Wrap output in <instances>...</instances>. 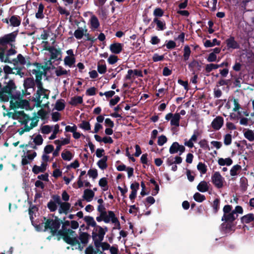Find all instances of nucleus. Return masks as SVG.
Here are the masks:
<instances>
[{
    "label": "nucleus",
    "mask_w": 254,
    "mask_h": 254,
    "mask_svg": "<svg viewBox=\"0 0 254 254\" xmlns=\"http://www.w3.org/2000/svg\"><path fill=\"white\" fill-rule=\"evenodd\" d=\"M69 225H70V221H65L62 229L58 231V234L62 236L64 242L73 247L72 250L82 251L88 243L89 235L86 232H81L77 238L75 231L65 227V226Z\"/></svg>",
    "instance_id": "nucleus-1"
},
{
    "label": "nucleus",
    "mask_w": 254,
    "mask_h": 254,
    "mask_svg": "<svg viewBox=\"0 0 254 254\" xmlns=\"http://www.w3.org/2000/svg\"><path fill=\"white\" fill-rule=\"evenodd\" d=\"M16 86L12 80H9L7 85L0 92V99L4 101L10 100V107L13 109L21 108L31 110L29 102L19 97L20 93L14 95Z\"/></svg>",
    "instance_id": "nucleus-2"
},
{
    "label": "nucleus",
    "mask_w": 254,
    "mask_h": 254,
    "mask_svg": "<svg viewBox=\"0 0 254 254\" xmlns=\"http://www.w3.org/2000/svg\"><path fill=\"white\" fill-rule=\"evenodd\" d=\"M16 86L12 80H9L7 85L0 92V99L4 101L10 100V107L13 109L21 108L31 110L29 102L19 97L20 93L14 95Z\"/></svg>",
    "instance_id": "nucleus-3"
},
{
    "label": "nucleus",
    "mask_w": 254,
    "mask_h": 254,
    "mask_svg": "<svg viewBox=\"0 0 254 254\" xmlns=\"http://www.w3.org/2000/svg\"><path fill=\"white\" fill-rule=\"evenodd\" d=\"M17 35L16 32H13L0 38V60L2 62L12 63L9 57L17 53L13 44Z\"/></svg>",
    "instance_id": "nucleus-4"
},
{
    "label": "nucleus",
    "mask_w": 254,
    "mask_h": 254,
    "mask_svg": "<svg viewBox=\"0 0 254 254\" xmlns=\"http://www.w3.org/2000/svg\"><path fill=\"white\" fill-rule=\"evenodd\" d=\"M14 119H17L24 126L18 129L19 134L22 135L25 132L29 131L33 127L37 126L39 120L37 117L30 118L23 111L15 112L12 115Z\"/></svg>",
    "instance_id": "nucleus-5"
},
{
    "label": "nucleus",
    "mask_w": 254,
    "mask_h": 254,
    "mask_svg": "<svg viewBox=\"0 0 254 254\" xmlns=\"http://www.w3.org/2000/svg\"><path fill=\"white\" fill-rule=\"evenodd\" d=\"M47 41H43V49L48 51L50 54V58L45 62V66L46 68L49 69L52 66L54 61H61L62 58V51L59 46L55 45L50 46L48 45Z\"/></svg>",
    "instance_id": "nucleus-6"
},
{
    "label": "nucleus",
    "mask_w": 254,
    "mask_h": 254,
    "mask_svg": "<svg viewBox=\"0 0 254 254\" xmlns=\"http://www.w3.org/2000/svg\"><path fill=\"white\" fill-rule=\"evenodd\" d=\"M60 226L61 222L57 217L55 220L44 218V222L41 223L40 228L37 226L36 228L38 231H49L52 235H55L58 233Z\"/></svg>",
    "instance_id": "nucleus-7"
},
{
    "label": "nucleus",
    "mask_w": 254,
    "mask_h": 254,
    "mask_svg": "<svg viewBox=\"0 0 254 254\" xmlns=\"http://www.w3.org/2000/svg\"><path fill=\"white\" fill-rule=\"evenodd\" d=\"M50 91L41 86L39 84L35 94L34 101L39 107H46L49 104Z\"/></svg>",
    "instance_id": "nucleus-8"
},
{
    "label": "nucleus",
    "mask_w": 254,
    "mask_h": 254,
    "mask_svg": "<svg viewBox=\"0 0 254 254\" xmlns=\"http://www.w3.org/2000/svg\"><path fill=\"white\" fill-rule=\"evenodd\" d=\"M107 231L108 228L106 227L103 228L99 225H97L92 230V236L94 243H97L98 242H102Z\"/></svg>",
    "instance_id": "nucleus-9"
},
{
    "label": "nucleus",
    "mask_w": 254,
    "mask_h": 254,
    "mask_svg": "<svg viewBox=\"0 0 254 254\" xmlns=\"http://www.w3.org/2000/svg\"><path fill=\"white\" fill-rule=\"evenodd\" d=\"M232 206L230 205H225L223 210L224 215L222 217V221L226 222H233L238 217V215H235V212L232 210Z\"/></svg>",
    "instance_id": "nucleus-10"
},
{
    "label": "nucleus",
    "mask_w": 254,
    "mask_h": 254,
    "mask_svg": "<svg viewBox=\"0 0 254 254\" xmlns=\"http://www.w3.org/2000/svg\"><path fill=\"white\" fill-rule=\"evenodd\" d=\"M101 216L103 217V221L105 223H108L111 221L113 223L115 224L117 228H120L119 221L115 217V215L113 211H109L108 213L106 212Z\"/></svg>",
    "instance_id": "nucleus-11"
},
{
    "label": "nucleus",
    "mask_w": 254,
    "mask_h": 254,
    "mask_svg": "<svg viewBox=\"0 0 254 254\" xmlns=\"http://www.w3.org/2000/svg\"><path fill=\"white\" fill-rule=\"evenodd\" d=\"M212 182L217 188H221L223 186L224 179L218 172H215L211 177Z\"/></svg>",
    "instance_id": "nucleus-12"
},
{
    "label": "nucleus",
    "mask_w": 254,
    "mask_h": 254,
    "mask_svg": "<svg viewBox=\"0 0 254 254\" xmlns=\"http://www.w3.org/2000/svg\"><path fill=\"white\" fill-rule=\"evenodd\" d=\"M181 116L179 113H168L165 116V119L167 121L171 120V126L178 127L180 125Z\"/></svg>",
    "instance_id": "nucleus-13"
},
{
    "label": "nucleus",
    "mask_w": 254,
    "mask_h": 254,
    "mask_svg": "<svg viewBox=\"0 0 254 254\" xmlns=\"http://www.w3.org/2000/svg\"><path fill=\"white\" fill-rule=\"evenodd\" d=\"M15 65H30V62L28 57H24L21 54H18L17 57L11 61Z\"/></svg>",
    "instance_id": "nucleus-14"
},
{
    "label": "nucleus",
    "mask_w": 254,
    "mask_h": 254,
    "mask_svg": "<svg viewBox=\"0 0 254 254\" xmlns=\"http://www.w3.org/2000/svg\"><path fill=\"white\" fill-rule=\"evenodd\" d=\"M70 142L69 138H62L61 139H57L54 141V143L55 144H56L57 147L56 148V150L53 152V156H57L59 154V152L60 150H61V146L62 145H64L67 144H68Z\"/></svg>",
    "instance_id": "nucleus-15"
},
{
    "label": "nucleus",
    "mask_w": 254,
    "mask_h": 254,
    "mask_svg": "<svg viewBox=\"0 0 254 254\" xmlns=\"http://www.w3.org/2000/svg\"><path fill=\"white\" fill-rule=\"evenodd\" d=\"M3 21L12 27H18L21 23V19L19 16L13 15L9 18H5Z\"/></svg>",
    "instance_id": "nucleus-16"
},
{
    "label": "nucleus",
    "mask_w": 254,
    "mask_h": 254,
    "mask_svg": "<svg viewBox=\"0 0 254 254\" xmlns=\"http://www.w3.org/2000/svg\"><path fill=\"white\" fill-rule=\"evenodd\" d=\"M223 124V118L221 116H217L211 122V126L214 130H218L222 127Z\"/></svg>",
    "instance_id": "nucleus-17"
},
{
    "label": "nucleus",
    "mask_w": 254,
    "mask_h": 254,
    "mask_svg": "<svg viewBox=\"0 0 254 254\" xmlns=\"http://www.w3.org/2000/svg\"><path fill=\"white\" fill-rule=\"evenodd\" d=\"M185 150V147L183 145H180L178 142H174L170 146L169 152L171 154L176 153L179 152L180 155L183 153Z\"/></svg>",
    "instance_id": "nucleus-18"
},
{
    "label": "nucleus",
    "mask_w": 254,
    "mask_h": 254,
    "mask_svg": "<svg viewBox=\"0 0 254 254\" xmlns=\"http://www.w3.org/2000/svg\"><path fill=\"white\" fill-rule=\"evenodd\" d=\"M87 32V29L85 25L83 27H79L74 32V36L77 39H81Z\"/></svg>",
    "instance_id": "nucleus-19"
},
{
    "label": "nucleus",
    "mask_w": 254,
    "mask_h": 254,
    "mask_svg": "<svg viewBox=\"0 0 254 254\" xmlns=\"http://www.w3.org/2000/svg\"><path fill=\"white\" fill-rule=\"evenodd\" d=\"M90 27L92 31H96L100 26V23L97 17L92 15L89 19Z\"/></svg>",
    "instance_id": "nucleus-20"
},
{
    "label": "nucleus",
    "mask_w": 254,
    "mask_h": 254,
    "mask_svg": "<svg viewBox=\"0 0 254 254\" xmlns=\"http://www.w3.org/2000/svg\"><path fill=\"white\" fill-rule=\"evenodd\" d=\"M60 206L58 211L60 214L64 213L66 214L68 213L70 208V204L66 202H62L59 205Z\"/></svg>",
    "instance_id": "nucleus-21"
},
{
    "label": "nucleus",
    "mask_w": 254,
    "mask_h": 254,
    "mask_svg": "<svg viewBox=\"0 0 254 254\" xmlns=\"http://www.w3.org/2000/svg\"><path fill=\"white\" fill-rule=\"evenodd\" d=\"M135 75H137L139 77H142L143 76L141 71L140 70L136 69H129L127 71V73L126 76V79L127 80H130L132 78H134Z\"/></svg>",
    "instance_id": "nucleus-22"
},
{
    "label": "nucleus",
    "mask_w": 254,
    "mask_h": 254,
    "mask_svg": "<svg viewBox=\"0 0 254 254\" xmlns=\"http://www.w3.org/2000/svg\"><path fill=\"white\" fill-rule=\"evenodd\" d=\"M110 50L114 54H119L123 50V44L118 43H113L110 46Z\"/></svg>",
    "instance_id": "nucleus-23"
},
{
    "label": "nucleus",
    "mask_w": 254,
    "mask_h": 254,
    "mask_svg": "<svg viewBox=\"0 0 254 254\" xmlns=\"http://www.w3.org/2000/svg\"><path fill=\"white\" fill-rule=\"evenodd\" d=\"M95 193L93 190L89 189L84 190L83 198L87 202H90L93 198Z\"/></svg>",
    "instance_id": "nucleus-24"
},
{
    "label": "nucleus",
    "mask_w": 254,
    "mask_h": 254,
    "mask_svg": "<svg viewBox=\"0 0 254 254\" xmlns=\"http://www.w3.org/2000/svg\"><path fill=\"white\" fill-rule=\"evenodd\" d=\"M226 43L228 49H237L239 47V44L235 40L234 37H231L226 40Z\"/></svg>",
    "instance_id": "nucleus-25"
},
{
    "label": "nucleus",
    "mask_w": 254,
    "mask_h": 254,
    "mask_svg": "<svg viewBox=\"0 0 254 254\" xmlns=\"http://www.w3.org/2000/svg\"><path fill=\"white\" fill-rule=\"evenodd\" d=\"M210 184L206 181L200 182L197 186V189L200 192H204L208 190Z\"/></svg>",
    "instance_id": "nucleus-26"
},
{
    "label": "nucleus",
    "mask_w": 254,
    "mask_h": 254,
    "mask_svg": "<svg viewBox=\"0 0 254 254\" xmlns=\"http://www.w3.org/2000/svg\"><path fill=\"white\" fill-rule=\"evenodd\" d=\"M47 166V164L46 163H42L40 166L34 165L32 168V171L36 174L44 172L46 169Z\"/></svg>",
    "instance_id": "nucleus-27"
},
{
    "label": "nucleus",
    "mask_w": 254,
    "mask_h": 254,
    "mask_svg": "<svg viewBox=\"0 0 254 254\" xmlns=\"http://www.w3.org/2000/svg\"><path fill=\"white\" fill-rule=\"evenodd\" d=\"M64 62L65 65L71 67L75 63V59L74 56H66Z\"/></svg>",
    "instance_id": "nucleus-28"
},
{
    "label": "nucleus",
    "mask_w": 254,
    "mask_h": 254,
    "mask_svg": "<svg viewBox=\"0 0 254 254\" xmlns=\"http://www.w3.org/2000/svg\"><path fill=\"white\" fill-rule=\"evenodd\" d=\"M254 220V214L249 213L241 218V221L243 223L248 224Z\"/></svg>",
    "instance_id": "nucleus-29"
},
{
    "label": "nucleus",
    "mask_w": 254,
    "mask_h": 254,
    "mask_svg": "<svg viewBox=\"0 0 254 254\" xmlns=\"http://www.w3.org/2000/svg\"><path fill=\"white\" fill-rule=\"evenodd\" d=\"M153 22L156 24L158 30L162 31L166 29V24L164 21L160 20L157 18H155Z\"/></svg>",
    "instance_id": "nucleus-30"
},
{
    "label": "nucleus",
    "mask_w": 254,
    "mask_h": 254,
    "mask_svg": "<svg viewBox=\"0 0 254 254\" xmlns=\"http://www.w3.org/2000/svg\"><path fill=\"white\" fill-rule=\"evenodd\" d=\"M218 164L221 166H230L232 164L233 161L230 158H227L225 159L221 158L218 159Z\"/></svg>",
    "instance_id": "nucleus-31"
},
{
    "label": "nucleus",
    "mask_w": 254,
    "mask_h": 254,
    "mask_svg": "<svg viewBox=\"0 0 254 254\" xmlns=\"http://www.w3.org/2000/svg\"><path fill=\"white\" fill-rule=\"evenodd\" d=\"M84 220L86 223L87 225L89 226H91L95 228L98 225H97L96 222L94 220V219L93 217L89 216H85L84 217Z\"/></svg>",
    "instance_id": "nucleus-32"
},
{
    "label": "nucleus",
    "mask_w": 254,
    "mask_h": 254,
    "mask_svg": "<svg viewBox=\"0 0 254 254\" xmlns=\"http://www.w3.org/2000/svg\"><path fill=\"white\" fill-rule=\"evenodd\" d=\"M69 72V70H66L64 67H63L61 66H58L55 70V73H56V75L58 76L66 75L68 74V73Z\"/></svg>",
    "instance_id": "nucleus-33"
},
{
    "label": "nucleus",
    "mask_w": 254,
    "mask_h": 254,
    "mask_svg": "<svg viewBox=\"0 0 254 254\" xmlns=\"http://www.w3.org/2000/svg\"><path fill=\"white\" fill-rule=\"evenodd\" d=\"M62 158L64 160L70 161L73 157L72 154L68 150H64L61 154Z\"/></svg>",
    "instance_id": "nucleus-34"
},
{
    "label": "nucleus",
    "mask_w": 254,
    "mask_h": 254,
    "mask_svg": "<svg viewBox=\"0 0 254 254\" xmlns=\"http://www.w3.org/2000/svg\"><path fill=\"white\" fill-rule=\"evenodd\" d=\"M107 160V157L104 156L102 159H100L98 162V163H97L98 166L102 170H104L107 168V165L106 163Z\"/></svg>",
    "instance_id": "nucleus-35"
},
{
    "label": "nucleus",
    "mask_w": 254,
    "mask_h": 254,
    "mask_svg": "<svg viewBox=\"0 0 254 254\" xmlns=\"http://www.w3.org/2000/svg\"><path fill=\"white\" fill-rule=\"evenodd\" d=\"M220 42L218 41L216 39H214L212 41L206 40L204 43V46L206 47H211L215 45H219Z\"/></svg>",
    "instance_id": "nucleus-36"
},
{
    "label": "nucleus",
    "mask_w": 254,
    "mask_h": 254,
    "mask_svg": "<svg viewBox=\"0 0 254 254\" xmlns=\"http://www.w3.org/2000/svg\"><path fill=\"white\" fill-rule=\"evenodd\" d=\"M44 5L42 4H40L38 6V11L36 13V17L37 18L42 19L44 17L43 10Z\"/></svg>",
    "instance_id": "nucleus-37"
},
{
    "label": "nucleus",
    "mask_w": 254,
    "mask_h": 254,
    "mask_svg": "<svg viewBox=\"0 0 254 254\" xmlns=\"http://www.w3.org/2000/svg\"><path fill=\"white\" fill-rule=\"evenodd\" d=\"M241 169V167L240 165H236L232 167L231 169L230 170V175L232 176H236L238 172H239Z\"/></svg>",
    "instance_id": "nucleus-38"
},
{
    "label": "nucleus",
    "mask_w": 254,
    "mask_h": 254,
    "mask_svg": "<svg viewBox=\"0 0 254 254\" xmlns=\"http://www.w3.org/2000/svg\"><path fill=\"white\" fill-rule=\"evenodd\" d=\"M53 128V126L45 125L41 127V132L43 134H49Z\"/></svg>",
    "instance_id": "nucleus-39"
},
{
    "label": "nucleus",
    "mask_w": 254,
    "mask_h": 254,
    "mask_svg": "<svg viewBox=\"0 0 254 254\" xmlns=\"http://www.w3.org/2000/svg\"><path fill=\"white\" fill-rule=\"evenodd\" d=\"M35 74L36 77V83L37 87H38V85H39V84L41 85V86H43L42 83L41 81V80L42 79V76L43 75L42 72L35 70Z\"/></svg>",
    "instance_id": "nucleus-40"
},
{
    "label": "nucleus",
    "mask_w": 254,
    "mask_h": 254,
    "mask_svg": "<svg viewBox=\"0 0 254 254\" xmlns=\"http://www.w3.org/2000/svg\"><path fill=\"white\" fill-rule=\"evenodd\" d=\"M82 102V98L81 96H76L71 99L70 104L72 105H76Z\"/></svg>",
    "instance_id": "nucleus-41"
},
{
    "label": "nucleus",
    "mask_w": 254,
    "mask_h": 254,
    "mask_svg": "<svg viewBox=\"0 0 254 254\" xmlns=\"http://www.w3.org/2000/svg\"><path fill=\"white\" fill-rule=\"evenodd\" d=\"M245 137L249 141L254 140V132L251 130H247L244 133Z\"/></svg>",
    "instance_id": "nucleus-42"
},
{
    "label": "nucleus",
    "mask_w": 254,
    "mask_h": 254,
    "mask_svg": "<svg viewBox=\"0 0 254 254\" xmlns=\"http://www.w3.org/2000/svg\"><path fill=\"white\" fill-rule=\"evenodd\" d=\"M190 49L188 46H186L184 49V58L185 61H187L189 59L190 54Z\"/></svg>",
    "instance_id": "nucleus-43"
},
{
    "label": "nucleus",
    "mask_w": 254,
    "mask_h": 254,
    "mask_svg": "<svg viewBox=\"0 0 254 254\" xmlns=\"http://www.w3.org/2000/svg\"><path fill=\"white\" fill-rule=\"evenodd\" d=\"M197 170L202 174L206 173L207 171L206 166L201 162H199L197 165Z\"/></svg>",
    "instance_id": "nucleus-44"
},
{
    "label": "nucleus",
    "mask_w": 254,
    "mask_h": 254,
    "mask_svg": "<svg viewBox=\"0 0 254 254\" xmlns=\"http://www.w3.org/2000/svg\"><path fill=\"white\" fill-rule=\"evenodd\" d=\"M94 245L97 248L101 247L103 250H108L110 247V245L108 243H102V242H98L97 243H94Z\"/></svg>",
    "instance_id": "nucleus-45"
},
{
    "label": "nucleus",
    "mask_w": 254,
    "mask_h": 254,
    "mask_svg": "<svg viewBox=\"0 0 254 254\" xmlns=\"http://www.w3.org/2000/svg\"><path fill=\"white\" fill-rule=\"evenodd\" d=\"M23 85L25 89L32 87L34 85V82L33 79L30 78H27L24 80Z\"/></svg>",
    "instance_id": "nucleus-46"
},
{
    "label": "nucleus",
    "mask_w": 254,
    "mask_h": 254,
    "mask_svg": "<svg viewBox=\"0 0 254 254\" xmlns=\"http://www.w3.org/2000/svg\"><path fill=\"white\" fill-rule=\"evenodd\" d=\"M194 199L198 202H201L205 200V197L198 192H196L193 195Z\"/></svg>",
    "instance_id": "nucleus-47"
},
{
    "label": "nucleus",
    "mask_w": 254,
    "mask_h": 254,
    "mask_svg": "<svg viewBox=\"0 0 254 254\" xmlns=\"http://www.w3.org/2000/svg\"><path fill=\"white\" fill-rule=\"evenodd\" d=\"M65 105L63 100H58L55 104V109L58 111H61L64 108Z\"/></svg>",
    "instance_id": "nucleus-48"
},
{
    "label": "nucleus",
    "mask_w": 254,
    "mask_h": 254,
    "mask_svg": "<svg viewBox=\"0 0 254 254\" xmlns=\"http://www.w3.org/2000/svg\"><path fill=\"white\" fill-rule=\"evenodd\" d=\"M57 204L53 201H50L47 204V207L51 212H54L57 209Z\"/></svg>",
    "instance_id": "nucleus-49"
},
{
    "label": "nucleus",
    "mask_w": 254,
    "mask_h": 254,
    "mask_svg": "<svg viewBox=\"0 0 254 254\" xmlns=\"http://www.w3.org/2000/svg\"><path fill=\"white\" fill-rule=\"evenodd\" d=\"M218 67H219L218 64H208L206 65L205 70H206V72H209L213 69H217Z\"/></svg>",
    "instance_id": "nucleus-50"
},
{
    "label": "nucleus",
    "mask_w": 254,
    "mask_h": 254,
    "mask_svg": "<svg viewBox=\"0 0 254 254\" xmlns=\"http://www.w3.org/2000/svg\"><path fill=\"white\" fill-rule=\"evenodd\" d=\"M33 141L36 145H40L43 143V139L42 136L38 134L34 137Z\"/></svg>",
    "instance_id": "nucleus-51"
},
{
    "label": "nucleus",
    "mask_w": 254,
    "mask_h": 254,
    "mask_svg": "<svg viewBox=\"0 0 254 254\" xmlns=\"http://www.w3.org/2000/svg\"><path fill=\"white\" fill-rule=\"evenodd\" d=\"M232 142V135L230 134H226L224 136V143L226 145H230Z\"/></svg>",
    "instance_id": "nucleus-52"
},
{
    "label": "nucleus",
    "mask_w": 254,
    "mask_h": 254,
    "mask_svg": "<svg viewBox=\"0 0 254 254\" xmlns=\"http://www.w3.org/2000/svg\"><path fill=\"white\" fill-rule=\"evenodd\" d=\"M220 200L218 198H216L213 202L212 207L215 213H216L219 208Z\"/></svg>",
    "instance_id": "nucleus-53"
},
{
    "label": "nucleus",
    "mask_w": 254,
    "mask_h": 254,
    "mask_svg": "<svg viewBox=\"0 0 254 254\" xmlns=\"http://www.w3.org/2000/svg\"><path fill=\"white\" fill-rule=\"evenodd\" d=\"M164 11L160 8H156L153 11V15L156 17H161L163 15Z\"/></svg>",
    "instance_id": "nucleus-54"
},
{
    "label": "nucleus",
    "mask_w": 254,
    "mask_h": 254,
    "mask_svg": "<svg viewBox=\"0 0 254 254\" xmlns=\"http://www.w3.org/2000/svg\"><path fill=\"white\" fill-rule=\"evenodd\" d=\"M97 70L100 73L103 74L106 72V65L105 64H98Z\"/></svg>",
    "instance_id": "nucleus-55"
},
{
    "label": "nucleus",
    "mask_w": 254,
    "mask_h": 254,
    "mask_svg": "<svg viewBox=\"0 0 254 254\" xmlns=\"http://www.w3.org/2000/svg\"><path fill=\"white\" fill-rule=\"evenodd\" d=\"M80 127L86 130H89L91 129L90 124L86 121H83L80 125Z\"/></svg>",
    "instance_id": "nucleus-56"
},
{
    "label": "nucleus",
    "mask_w": 254,
    "mask_h": 254,
    "mask_svg": "<svg viewBox=\"0 0 254 254\" xmlns=\"http://www.w3.org/2000/svg\"><path fill=\"white\" fill-rule=\"evenodd\" d=\"M167 139L165 136L161 135L158 137V144L160 146L163 145L166 142Z\"/></svg>",
    "instance_id": "nucleus-57"
},
{
    "label": "nucleus",
    "mask_w": 254,
    "mask_h": 254,
    "mask_svg": "<svg viewBox=\"0 0 254 254\" xmlns=\"http://www.w3.org/2000/svg\"><path fill=\"white\" fill-rule=\"evenodd\" d=\"M118 60V57L116 56L111 55L108 59V62L110 64H113L116 63Z\"/></svg>",
    "instance_id": "nucleus-58"
},
{
    "label": "nucleus",
    "mask_w": 254,
    "mask_h": 254,
    "mask_svg": "<svg viewBox=\"0 0 254 254\" xmlns=\"http://www.w3.org/2000/svg\"><path fill=\"white\" fill-rule=\"evenodd\" d=\"M107 0H94V4L101 8L105 3Z\"/></svg>",
    "instance_id": "nucleus-59"
},
{
    "label": "nucleus",
    "mask_w": 254,
    "mask_h": 254,
    "mask_svg": "<svg viewBox=\"0 0 254 254\" xmlns=\"http://www.w3.org/2000/svg\"><path fill=\"white\" fill-rule=\"evenodd\" d=\"M37 155V153L35 151H33L32 152H30L28 151L27 152L26 157L30 160H32Z\"/></svg>",
    "instance_id": "nucleus-60"
},
{
    "label": "nucleus",
    "mask_w": 254,
    "mask_h": 254,
    "mask_svg": "<svg viewBox=\"0 0 254 254\" xmlns=\"http://www.w3.org/2000/svg\"><path fill=\"white\" fill-rule=\"evenodd\" d=\"M217 56L214 53H211L209 54L207 60L209 62H215L216 60Z\"/></svg>",
    "instance_id": "nucleus-61"
},
{
    "label": "nucleus",
    "mask_w": 254,
    "mask_h": 254,
    "mask_svg": "<svg viewBox=\"0 0 254 254\" xmlns=\"http://www.w3.org/2000/svg\"><path fill=\"white\" fill-rule=\"evenodd\" d=\"M233 211L235 212V215H238V214H242L243 213V208L241 206L239 205L236 206Z\"/></svg>",
    "instance_id": "nucleus-62"
},
{
    "label": "nucleus",
    "mask_w": 254,
    "mask_h": 254,
    "mask_svg": "<svg viewBox=\"0 0 254 254\" xmlns=\"http://www.w3.org/2000/svg\"><path fill=\"white\" fill-rule=\"evenodd\" d=\"M60 114L59 112H56L52 114V119L54 122H57L60 120Z\"/></svg>",
    "instance_id": "nucleus-63"
},
{
    "label": "nucleus",
    "mask_w": 254,
    "mask_h": 254,
    "mask_svg": "<svg viewBox=\"0 0 254 254\" xmlns=\"http://www.w3.org/2000/svg\"><path fill=\"white\" fill-rule=\"evenodd\" d=\"M86 254H97V252L95 251L92 247H88L85 250Z\"/></svg>",
    "instance_id": "nucleus-64"
}]
</instances>
